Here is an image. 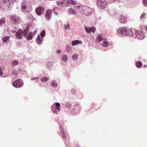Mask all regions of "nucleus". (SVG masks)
<instances>
[{
	"label": "nucleus",
	"instance_id": "nucleus-1",
	"mask_svg": "<svg viewBox=\"0 0 147 147\" xmlns=\"http://www.w3.org/2000/svg\"><path fill=\"white\" fill-rule=\"evenodd\" d=\"M13 86L16 88H20L23 85L22 81L18 79L15 80L12 84Z\"/></svg>",
	"mask_w": 147,
	"mask_h": 147
},
{
	"label": "nucleus",
	"instance_id": "nucleus-2",
	"mask_svg": "<svg viewBox=\"0 0 147 147\" xmlns=\"http://www.w3.org/2000/svg\"><path fill=\"white\" fill-rule=\"evenodd\" d=\"M107 5V3L105 0H99L97 3L98 6L101 9L105 7Z\"/></svg>",
	"mask_w": 147,
	"mask_h": 147
},
{
	"label": "nucleus",
	"instance_id": "nucleus-3",
	"mask_svg": "<svg viewBox=\"0 0 147 147\" xmlns=\"http://www.w3.org/2000/svg\"><path fill=\"white\" fill-rule=\"evenodd\" d=\"M144 32L140 30H136V34L137 37L139 39H142L144 38Z\"/></svg>",
	"mask_w": 147,
	"mask_h": 147
},
{
	"label": "nucleus",
	"instance_id": "nucleus-4",
	"mask_svg": "<svg viewBox=\"0 0 147 147\" xmlns=\"http://www.w3.org/2000/svg\"><path fill=\"white\" fill-rule=\"evenodd\" d=\"M119 20L120 23L125 24L127 22V18L126 16L121 15L119 17Z\"/></svg>",
	"mask_w": 147,
	"mask_h": 147
},
{
	"label": "nucleus",
	"instance_id": "nucleus-5",
	"mask_svg": "<svg viewBox=\"0 0 147 147\" xmlns=\"http://www.w3.org/2000/svg\"><path fill=\"white\" fill-rule=\"evenodd\" d=\"M10 18L12 22L15 24L19 23L20 21V18L16 16H12Z\"/></svg>",
	"mask_w": 147,
	"mask_h": 147
},
{
	"label": "nucleus",
	"instance_id": "nucleus-6",
	"mask_svg": "<svg viewBox=\"0 0 147 147\" xmlns=\"http://www.w3.org/2000/svg\"><path fill=\"white\" fill-rule=\"evenodd\" d=\"M44 9L42 6L38 7L35 9L36 12L38 16L41 15L42 13L44 12Z\"/></svg>",
	"mask_w": 147,
	"mask_h": 147
},
{
	"label": "nucleus",
	"instance_id": "nucleus-7",
	"mask_svg": "<svg viewBox=\"0 0 147 147\" xmlns=\"http://www.w3.org/2000/svg\"><path fill=\"white\" fill-rule=\"evenodd\" d=\"M127 30L125 27L118 28L117 30V32L119 34H124L126 33Z\"/></svg>",
	"mask_w": 147,
	"mask_h": 147
},
{
	"label": "nucleus",
	"instance_id": "nucleus-8",
	"mask_svg": "<svg viewBox=\"0 0 147 147\" xmlns=\"http://www.w3.org/2000/svg\"><path fill=\"white\" fill-rule=\"evenodd\" d=\"M85 28L87 33L88 34H90L91 32L94 33L95 32L96 30V28L95 27L88 28L85 26Z\"/></svg>",
	"mask_w": 147,
	"mask_h": 147
},
{
	"label": "nucleus",
	"instance_id": "nucleus-9",
	"mask_svg": "<svg viewBox=\"0 0 147 147\" xmlns=\"http://www.w3.org/2000/svg\"><path fill=\"white\" fill-rule=\"evenodd\" d=\"M51 14V11L50 10H47L45 13V18L47 20H49L50 19Z\"/></svg>",
	"mask_w": 147,
	"mask_h": 147
},
{
	"label": "nucleus",
	"instance_id": "nucleus-10",
	"mask_svg": "<svg viewBox=\"0 0 147 147\" xmlns=\"http://www.w3.org/2000/svg\"><path fill=\"white\" fill-rule=\"evenodd\" d=\"M22 31L21 29H19L16 33L15 36L16 38L18 39H21L22 38Z\"/></svg>",
	"mask_w": 147,
	"mask_h": 147
},
{
	"label": "nucleus",
	"instance_id": "nucleus-11",
	"mask_svg": "<svg viewBox=\"0 0 147 147\" xmlns=\"http://www.w3.org/2000/svg\"><path fill=\"white\" fill-rule=\"evenodd\" d=\"M60 129L62 138L64 139H65L66 138V133L63 127L61 126L60 128Z\"/></svg>",
	"mask_w": 147,
	"mask_h": 147
},
{
	"label": "nucleus",
	"instance_id": "nucleus-12",
	"mask_svg": "<svg viewBox=\"0 0 147 147\" xmlns=\"http://www.w3.org/2000/svg\"><path fill=\"white\" fill-rule=\"evenodd\" d=\"M29 27L27 26L23 31H22V34H23L24 36H26L27 34L29 31Z\"/></svg>",
	"mask_w": 147,
	"mask_h": 147
},
{
	"label": "nucleus",
	"instance_id": "nucleus-13",
	"mask_svg": "<svg viewBox=\"0 0 147 147\" xmlns=\"http://www.w3.org/2000/svg\"><path fill=\"white\" fill-rule=\"evenodd\" d=\"M7 6L6 1L4 0H2V4L0 5V9L5 8Z\"/></svg>",
	"mask_w": 147,
	"mask_h": 147
},
{
	"label": "nucleus",
	"instance_id": "nucleus-14",
	"mask_svg": "<svg viewBox=\"0 0 147 147\" xmlns=\"http://www.w3.org/2000/svg\"><path fill=\"white\" fill-rule=\"evenodd\" d=\"M82 43V41L78 40H76L74 41H72V45L74 46L77 44H81Z\"/></svg>",
	"mask_w": 147,
	"mask_h": 147
},
{
	"label": "nucleus",
	"instance_id": "nucleus-15",
	"mask_svg": "<svg viewBox=\"0 0 147 147\" xmlns=\"http://www.w3.org/2000/svg\"><path fill=\"white\" fill-rule=\"evenodd\" d=\"M42 38H40L39 35H38L36 40L38 44H40L42 43Z\"/></svg>",
	"mask_w": 147,
	"mask_h": 147
},
{
	"label": "nucleus",
	"instance_id": "nucleus-16",
	"mask_svg": "<svg viewBox=\"0 0 147 147\" xmlns=\"http://www.w3.org/2000/svg\"><path fill=\"white\" fill-rule=\"evenodd\" d=\"M32 34L31 32H30L27 36L26 35V38L27 40H31L32 39Z\"/></svg>",
	"mask_w": 147,
	"mask_h": 147
},
{
	"label": "nucleus",
	"instance_id": "nucleus-17",
	"mask_svg": "<svg viewBox=\"0 0 147 147\" xmlns=\"http://www.w3.org/2000/svg\"><path fill=\"white\" fill-rule=\"evenodd\" d=\"M67 3L68 4L75 5L76 3V2L73 0H69L67 1Z\"/></svg>",
	"mask_w": 147,
	"mask_h": 147
},
{
	"label": "nucleus",
	"instance_id": "nucleus-18",
	"mask_svg": "<svg viewBox=\"0 0 147 147\" xmlns=\"http://www.w3.org/2000/svg\"><path fill=\"white\" fill-rule=\"evenodd\" d=\"M126 33L127 36H132L133 34L132 31L130 30H127Z\"/></svg>",
	"mask_w": 147,
	"mask_h": 147
},
{
	"label": "nucleus",
	"instance_id": "nucleus-19",
	"mask_svg": "<svg viewBox=\"0 0 147 147\" xmlns=\"http://www.w3.org/2000/svg\"><path fill=\"white\" fill-rule=\"evenodd\" d=\"M97 39L99 41H101L103 39V36L102 34H98L97 36Z\"/></svg>",
	"mask_w": 147,
	"mask_h": 147
},
{
	"label": "nucleus",
	"instance_id": "nucleus-20",
	"mask_svg": "<svg viewBox=\"0 0 147 147\" xmlns=\"http://www.w3.org/2000/svg\"><path fill=\"white\" fill-rule=\"evenodd\" d=\"M51 86L54 88L56 87L57 86V82L55 80H53L51 82Z\"/></svg>",
	"mask_w": 147,
	"mask_h": 147
},
{
	"label": "nucleus",
	"instance_id": "nucleus-21",
	"mask_svg": "<svg viewBox=\"0 0 147 147\" xmlns=\"http://www.w3.org/2000/svg\"><path fill=\"white\" fill-rule=\"evenodd\" d=\"M72 59L74 61H76L77 59L78 58V55L77 54H74L72 57Z\"/></svg>",
	"mask_w": 147,
	"mask_h": 147
},
{
	"label": "nucleus",
	"instance_id": "nucleus-22",
	"mask_svg": "<svg viewBox=\"0 0 147 147\" xmlns=\"http://www.w3.org/2000/svg\"><path fill=\"white\" fill-rule=\"evenodd\" d=\"M142 65V63L141 62L138 61L136 63V66L138 68L141 67Z\"/></svg>",
	"mask_w": 147,
	"mask_h": 147
},
{
	"label": "nucleus",
	"instance_id": "nucleus-23",
	"mask_svg": "<svg viewBox=\"0 0 147 147\" xmlns=\"http://www.w3.org/2000/svg\"><path fill=\"white\" fill-rule=\"evenodd\" d=\"M49 78L46 76L42 78L40 80L41 81L43 82H45L49 80Z\"/></svg>",
	"mask_w": 147,
	"mask_h": 147
},
{
	"label": "nucleus",
	"instance_id": "nucleus-24",
	"mask_svg": "<svg viewBox=\"0 0 147 147\" xmlns=\"http://www.w3.org/2000/svg\"><path fill=\"white\" fill-rule=\"evenodd\" d=\"M140 28H141V31L144 32L145 30L146 32H147V26H141Z\"/></svg>",
	"mask_w": 147,
	"mask_h": 147
},
{
	"label": "nucleus",
	"instance_id": "nucleus-25",
	"mask_svg": "<svg viewBox=\"0 0 147 147\" xmlns=\"http://www.w3.org/2000/svg\"><path fill=\"white\" fill-rule=\"evenodd\" d=\"M5 22V19L4 18L0 19V25L3 24Z\"/></svg>",
	"mask_w": 147,
	"mask_h": 147
},
{
	"label": "nucleus",
	"instance_id": "nucleus-26",
	"mask_svg": "<svg viewBox=\"0 0 147 147\" xmlns=\"http://www.w3.org/2000/svg\"><path fill=\"white\" fill-rule=\"evenodd\" d=\"M62 60L64 62H66L67 60V57L66 55H63L62 57Z\"/></svg>",
	"mask_w": 147,
	"mask_h": 147
},
{
	"label": "nucleus",
	"instance_id": "nucleus-27",
	"mask_svg": "<svg viewBox=\"0 0 147 147\" xmlns=\"http://www.w3.org/2000/svg\"><path fill=\"white\" fill-rule=\"evenodd\" d=\"M66 50L67 52L68 53L71 51V47L69 45H67L66 47Z\"/></svg>",
	"mask_w": 147,
	"mask_h": 147
},
{
	"label": "nucleus",
	"instance_id": "nucleus-28",
	"mask_svg": "<svg viewBox=\"0 0 147 147\" xmlns=\"http://www.w3.org/2000/svg\"><path fill=\"white\" fill-rule=\"evenodd\" d=\"M27 5L24 3H22V9H25L27 7Z\"/></svg>",
	"mask_w": 147,
	"mask_h": 147
},
{
	"label": "nucleus",
	"instance_id": "nucleus-29",
	"mask_svg": "<svg viewBox=\"0 0 147 147\" xmlns=\"http://www.w3.org/2000/svg\"><path fill=\"white\" fill-rule=\"evenodd\" d=\"M56 108L59 111L60 110V109L59 108V107L60 106V104L58 102H57L56 103Z\"/></svg>",
	"mask_w": 147,
	"mask_h": 147
},
{
	"label": "nucleus",
	"instance_id": "nucleus-30",
	"mask_svg": "<svg viewBox=\"0 0 147 147\" xmlns=\"http://www.w3.org/2000/svg\"><path fill=\"white\" fill-rule=\"evenodd\" d=\"M69 13L71 14H75L76 13V12L72 8H70L69 9Z\"/></svg>",
	"mask_w": 147,
	"mask_h": 147
},
{
	"label": "nucleus",
	"instance_id": "nucleus-31",
	"mask_svg": "<svg viewBox=\"0 0 147 147\" xmlns=\"http://www.w3.org/2000/svg\"><path fill=\"white\" fill-rule=\"evenodd\" d=\"M108 43L107 41H104L102 45L105 47H106L108 46Z\"/></svg>",
	"mask_w": 147,
	"mask_h": 147
},
{
	"label": "nucleus",
	"instance_id": "nucleus-32",
	"mask_svg": "<svg viewBox=\"0 0 147 147\" xmlns=\"http://www.w3.org/2000/svg\"><path fill=\"white\" fill-rule=\"evenodd\" d=\"M9 37L7 36L5 37L4 38H3L2 39V40L4 42H6L9 39Z\"/></svg>",
	"mask_w": 147,
	"mask_h": 147
},
{
	"label": "nucleus",
	"instance_id": "nucleus-33",
	"mask_svg": "<svg viewBox=\"0 0 147 147\" xmlns=\"http://www.w3.org/2000/svg\"><path fill=\"white\" fill-rule=\"evenodd\" d=\"M146 13H143L141 16H140V18L141 19H144L145 18V17H146Z\"/></svg>",
	"mask_w": 147,
	"mask_h": 147
},
{
	"label": "nucleus",
	"instance_id": "nucleus-34",
	"mask_svg": "<svg viewBox=\"0 0 147 147\" xmlns=\"http://www.w3.org/2000/svg\"><path fill=\"white\" fill-rule=\"evenodd\" d=\"M18 63V62L16 60H14L12 61V64L13 65H16Z\"/></svg>",
	"mask_w": 147,
	"mask_h": 147
},
{
	"label": "nucleus",
	"instance_id": "nucleus-35",
	"mask_svg": "<svg viewBox=\"0 0 147 147\" xmlns=\"http://www.w3.org/2000/svg\"><path fill=\"white\" fill-rule=\"evenodd\" d=\"M142 3L144 5L147 6V0H143Z\"/></svg>",
	"mask_w": 147,
	"mask_h": 147
},
{
	"label": "nucleus",
	"instance_id": "nucleus-36",
	"mask_svg": "<svg viewBox=\"0 0 147 147\" xmlns=\"http://www.w3.org/2000/svg\"><path fill=\"white\" fill-rule=\"evenodd\" d=\"M45 34V32L44 30L42 31L40 33V35L42 37H44Z\"/></svg>",
	"mask_w": 147,
	"mask_h": 147
},
{
	"label": "nucleus",
	"instance_id": "nucleus-37",
	"mask_svg": "<svg viewBox=\"0 0 147 147\" xmlns=\"http://www.w3.org/2000/svg\"><path fill=\"white\" fill-rule=\"evenodd\" d=\"M71 92L73 94H75L76 92V91L75 89H72L71 90Z\"/></svg>",
	"mask_w": 147,
	"mask_h": 147
},
{
	"label": "nucleus",
	"instance_id": "nucleus-38",
	"mask_svg": "<svg viewBox=\"0 0 147 147\" xmlns=\"http://www.w3.org/2000/svg\"><path fill=\"white\" fill-rule=\"evenodd\" d=\"M65 28L66 29H68L69 28V24H67L66 26H65Z\"/></svg>",
	"mask_w": 147,
	"mask_h": 147
},
{
	"label": "nucleus",
	"instance_id": "nucleus-39",
	"mask_svg": "<svg viewBox=\"0 0 147 147\" xmlns=\"http://www.w3.org/2000/svg\"><path fill=\"white\" fill-rule=\"evenodd\" d=\"M3 74L1 69L0 68V76H2Z\"/></svg>",
	"mask_w": 147,
	"mask_h": 147
},
{
	"label": "nucleus",
	"instance_id": "nucleus-40",
	"mask_svg": "<svg viewBox=\"0 0 147 147\" xmlns=\"http://www.w3.org/2000/svg\"><path fill=\"white\" fill-rule=\"evenodd\" d=\"M37 32V30H34L33 32L32 33V34L33 35H34Z\"/></svg>",
	"mask_w": 147,
	"mask_h": 147
},
{
	"label": "nucleus",
	"instance_id": "nucleus-41",
	"mask_svg": "<svg viewBox=\"0 0 147 147\" xmlns=\"http://www.w3.org/2000/svg\"><path fill=\"white\" fill-rule=\"evenodd\" d=\"M57 53H61V51L59 50H58L57 51Z\"/></svg>",
	"mask_w": 147,
	"mask_h": 147
},
{
	"label": "nucleus",
	"instance_id": "nucleus-42",
	"mask_svg": "<svg viewBox=\"0 0 147 147\" xmlns=\"http://www.w3.org/2000/svg\"><path fill=\"white\" fill-rule=\"evenodd\" d=\"M9 1H11V2H14L16 0H8Z\"/></svg>",
	"mask_w": 147,
	"mask_h": 147
},
{
	"label": "nucleus",
	"instance_id": "nucleus-43",
	"mask_svg": "<svg viewBox=\"0 0 147 147\" xmlns=\"http://www.w3.org/2000/svg\"><path fill=\"white\" fill-rule=\"evenodd\" d=\"M36 78H31V79L32 80H33L34 79H36Z\"/></svg>",
	"mask_w": 147,
	"mask_h": 147
}]
</instances>
